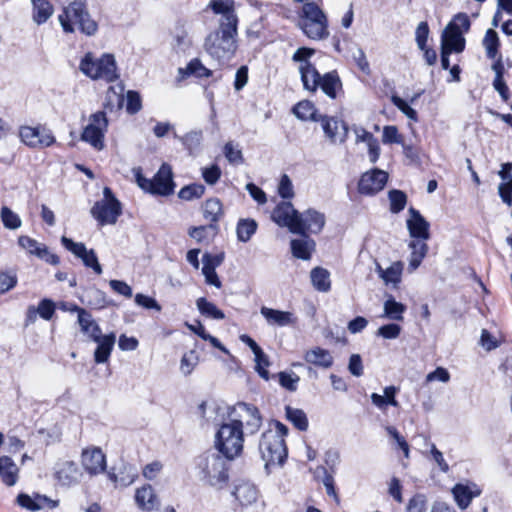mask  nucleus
Masks as SVG:
<instances>
[{
    "label": "nucleus",
    "instance_id": "nucleus-1",
    "mask_svg": "<svg viewBox=\"0 0 512 512\" xmlns=\"http://www.w3.org/2000/svg\"><path fill=\"white\" fill-rule=\"evenodd\" d=\"M209 7L220 14L219 28L211 32L205 39V51L219 63L231 60L237 50V24L233 0H211Z\"/></svg>",
    "mask_w": 512,
    "mask_h": 512
},
{
    "label": "nucleus",
    "instance_id": "nucleus-2",
    "mask_svg": "<svg viewBox=\"0 0 512 512\" xmlns=\"http://www.w3.org/2000/svg\"><path fill=\"white\" fill-rule=\"evenodd\" d=\"M315 54L312 48H298L292 56L294 62L299 63V73L304 89L316 92L320 88L329 98L335 99L342 88L337 72L332 71L320 75L309 59Z\"/></svg>",
    "mask_w": 512,
    "mask_h": 512
},
{
    "label": "nucleus",
    "instance_id": "nucleus-3",
    "mask_svg": "<svg viewBox=\"0 0 512 512\" xmlns=\"http://www.w3.org/2000/svg\"><path fill=\"white\" fill-rule=\"evenodd\" d=\"M288 428L279 421L270 424L268 430L263 432L260 442L259 451L262 460L265 462V468L280 466L287 457V448L285 444V436Z\"/></svg>",
    "mask_w": 512,
    "mask_h": 512
},
{
    "label": "nucleus",
    "instance_id": "nucleus-4",
    "mask_svg": "<svg viewBox=\"0 0 512 512\" xmlns=\"http://www.w3.org/2000/svg\"><path fill=\"white\" fill-rule=\"evenodd\" d=\"M228 459L218 451H207L196 460L199 479L215 488H222L229 479Z\"/></svg>",
    "mask_w": 512,
    "mask_h": 512
},
{
    "label": "nucleus",
    "instance_id": "nucleus-5",
    "mask_svg": "<svg viewBox=\"0 0 512 512\" xmlns=\"http://www.w3.org/2000/svg\"><path fill=\"white\" fill-rule=\"evenodd\" d=\"M59 22L66 33L79 29L85 35H94L98 29L97 23L86 10L85 0H74L58 16Z\"/></svg>",
    "mask_w": 512,
    "mask_h": 512
},
{
    "label": "nucleus",
    "instance_id": "nucleus-6",
    "mask_svg": "<svg viewBox=\"0 0 512 512\" xmlns=\"http://www.w3.org/2000/svg\"><path fill=\"white\" fill-rule=\"evenodd\" d=\"M245 436L244 430L237 425L223 422L215 432L214 448L226 459L234 460L243 452Z\"/></svg>",
    "mask_w": 512,
    "mask_h": 512
},
{
    "label": "nucleus",
    "instance_id": "nucleus-7",
    "mask_svg": "<svg viewBox=\"0 0 512 512\" xmlns=\"http://www.w3.org/2000/svg\"><path fill=\"white\" fill-rule=\"evenodd\" d=\"M298 26L312 40H323L329 36L327 16L314 2L303 4L299 12Z\"/></svg>",
    "mask_w": 512,
    "mask_h": 512
},
{
    "label": "nucleus",
    "instance_id": "nucleus-8",
    "mask_svg": "<svg viewBox=\"0 0 512 512\" xmlns=\"http://www.w3.org/2000/svg\"><path fill=\"white\" fill-rule=\"evenodd\" d=\"M80 71L93 80L115 81L118 78L115 58L112 54H103L96 58L91 52L82 58Z\"/></svg>",
    "mask_w": 512,
    "mask_h": 512
},
{
    "label": "nucleus",
    "instance_id": "nucleus-9",
    "mask_svg": "<svg viewBox=\"0 0 512 512\" xmlns=\"http://www.w3.org/2000/svg\"><path fill=\"white\" fill-rule=\"evenodd\" d=\"M262 420L259 409L250 403L238 402L228 410V421L244 430L247 437L258 433Z\"/></svg>",
    "mask_w": 512,
    "mask_h": 512
},
{
    "label": "nucleus",
    "instance_id": "nucleus-10",
    "mask_svg": "<svg viewBox=\"0 0 512 512\" xmlns=\"http://www.w3.org/2000/svg\"><path fill=\"white\" fill-rule=\"evenodd\" d=\"M470 28V20L467 14L458 13L448 23L441 36V49L460 53L465 48L463 34Z\"/></svg>",
    "mask_w": 512,
    "mask_h": 512
},
{
    "label": "nucleus",
    "instance_id": "nucleus-11",
    "mask_svg": "<svg viewBox=\"0 0 512 512\" xmlns=\"http://www.w3.org/2000/svg\"><path fill=\"white\" fill-rule=\"evenodd\" d=\"M138 186L146 192L155 195L168 196L174 191L171 167L163 164L153 179H147L141 174L140 168L134 169Z\"/></svg>",
    "mask_w": 512,
    "mask_h": 512
},
{
    "label": "nucleus",
    "instance_id": "nucleus-12",
    "mask_svg": "<svg viewBox=\"0 0 512 512\" xmlns=\"http://www.w3.org/2000/svg\"><path fill=\"white\" fill-rule=\"evenodd\" d=\"M92 217L99 225L115 224L122 213L121 203L116 199L109 187L103 189V199L97 201L91 208Z\"/></svg>",
    "mask_w": 512,
    "mask_h": 512
},
{
    "label": "nucleus",
    "instance_id": "nucleus-13",
    "mask_svg": "<svg viewBox=\"0 0 512 512\" xmlns=\"http://www.w3.org/2000/svg\"><path fill=\"white\" fill-rule=\"evenodd\" d=\"M108 129V119L105 112L98 111L89 117V123L84 127L81 140L90 144L96 150L104 148V136Z\"/></svg>",
    "mask_w": 512,
    "mask_h": 512
},
{
    "label": "nucleus",
    "instance_id": "nucleus-14",
    "mask_svg": "<svg viewBox=\"0 0 512 512\" xmlns=\"http://www.w3.org/2000/svg\"><path fill=\"white\" fill-rule=\"evenodd\" d=\"M61 243L75 257L82 260L87 268H91L97 275L102 274V267L93 249H87L84 243L74 242L72 239L62 236Z\"/></svg>",
    "mask_w": 512,
    "mask_h": 512
},
{
    "label": "nucleus",
    "instance_id": "nucleus-15",
    "mask_svg": "<svg viewBox=\"0 0 512 512\" xmlns=\"http://www.w3.org/2000/svg\"><path fill=\"white\" fill-rule=\"evenodd\" d=\"M296 232L295 234L307 235V233L318 234L320 233L326 223L325 214L309 208L302 213L298 214Z\"/></svg>",
    "mask_w": 512,
    "mask_h": 512
},
{
    "label": "nucleus",
    "instance_id": "nucleus-16",
    "mask_svg": "<svg viewBox=\"0 0 512 512\" xmlns=\"http://www.w3.org/2000/svg\"><path fill=\"white\" fill-rule=\"evenodd\" d=\"M388 181V173L381 169H371L362 174L358 191L360 194L372 196L383 190Z\"/></svg>",
    "mask_w": 512,
    "mask_h": 512
},
{
    "label": "nucleus",
    "instance_id": "nucleus-17",
    "mask_svg": "<svg viewBox=\"0 0 512 512\" xmlns=\"http://www.w3.org/2000/svg\"><path fill=\"white\" fill-rule=\"evenodd\" d=\"M299 212L294 208L291 202H280L272 212V220L280 227H286L290 232H296Z\"/></svg>",
    "mask_w": 512,
    "mask_h": 512
},
{
    "label": "nucleus",
    "instance_id": "nucleus-18",
    "mask_svg": "<svg viewBox=\"0 0 512 512\" xmlns=\"http://www.w3.org/2000/svg\"><path fill=\"white\" fill-rule=\"evenodd\" d=\"M404 263L402 261H394L388 267H383L380 263H375V271L378 277L383 281L384 285L397 289L402 281Z\"/></svg>",
    "mask_w": 512,
    "mask_h": 512
},
{
    "label": "nucleus",
    "instance_id": "nucleus-19",
    "mask_svg": "<svg viewBox=\"0 0 512 512\" xmlns=\"http://www.w3.org/2000/svg\"><path fill=\"white\" fill-rule=\"evenodd\" d=\"M408 212L409 217L406 224L410 237L412 239L428 240L430 238L429 222L413 207H410Z\"/></svg>",
    "mask_w": 512,
    "mask_h": 512
},
{
    "label": "nucleus",
    "instance_id": "nucleus-20",
    "mask_svg": "<svg viewBox=\"0 0 512 512\" xmlns=\"http://www.w3.org/2000/svg\"><path fill=\"white\" fill-rule=\"evenodd\" d=\"M54 477L63 486H70L78 481L79 468L70 460H60L54 466Z\"/></svg>",
    "mask_w": 512,
    "mask_h": 512
},
{
    "label": "nucleus",
    "instance_id": "nucleus-21",
    "mask_svg": "<svg viewBox=\"0 0 512 512\" xmlns=\"http://www.w3.org/2000/svg\"><path fill=\"white\" fill-rule=\"evenodd\" d=\"M82 465L91 475L102 473L106 468V457L100 448L85 449L82 452Z\"/></svg>",
    "mask_w": 512,
    "mask_h": 512
},
{
    "label": "nucleus",
    "instance_id": "nucleus-22",
    "mask_svg": "<svg viewBox=\"0 0 512 512\" xmlns=\"http://www.w3.org/2000/svg\"><path fill=\"white\" fill-rule=\"evenodd\" d=\"M481 492L479 486L472 482L458 483L452 488V494L460 509H466Z\"/></svg>",
    "mask_w": 512,
    "mask_h": 512
},
{
    "label": "nucleus",
    "instance_id": "nucleus-23",
    "mask_svg": "<svg viewBox=\"0 0 512 512\" xmlns=\"http://www.w3.org/2000/svg\"><path fill=\"white\" fill-rule=\"evenodd\" d=\"M16 502L22 508L32 512L41 510L45 507L53 509L59 504L57 500H52L45 495L36 494L32 497L25 493H20L17 496Z\"/></svg>",
    "mask_w": 512,
    "mask_h": 512
},
{
    "label": "nucleus",
    "instance_id": "nucleus-24",
    "mask_svg": "<svg viewBox=\"0 0 512 512\" xmlns=\"http://www.w3.org/2000/svg\"><path fill=\"white\" fill-rule=\"evenodd\" d=\"M319 121L322 123V128L325 135L332 142H343L346 137L347 128L343 122L338 121L332 117L320 116Z\"/></svg>",
    "mask_w": 512,
    "mask_h": 512
},
{
    "label": "nucleus",
    "instance_id": "nucleus-25",
    "mask_svg": "<svg viewBox=\"0 0 512 512\" xmlns=\"http://www.w3.org/2000/svg\"><path fill=\"white\" fill-rule=\"evenodd\" d=\"M97 340H93L97 343V348L94 352V360L97 364L106 363L111 355L114 348L116 336L114 333L107 335H99Z\"/></svg>",
    "mask_w": 512,
    "mask_h": 512
},
{
    "label": "nucleus",
    "instance_id": "nucleus-26",
    "mask_svg": "<svg viewBox=\"0 0 512 512\" xmlns=\"http://www.w3.org/2000/svg\"><path fill=\"white\" fill-rule=\"evenodd\" d=\"M0 479L8 487H12L18 482L19 467L9 456L0 457Z\"/></svg>",
    "mask_w": 512,
    "mask_h": 512
},
{
    "label": "nucleus",
    "instance_id": "nucleus-27",
    "mask_svg": "<svg viewBox=\"0 0 512 512\" xmlns=\"http://www.w3.org/2000/svg\"><path fill=\"white\" fill-rule=\"evenodd\" d=\"M304 360L319 368L328 369L333 365L334 358L331 353L321 347L309 349L304 354Z\"/></svg>",
    "mask_w": 512,
    "mask_h": 512
},
{
    "label": "nucleus",
    "instance_id": "nucleus-28",
    "mask_svg": "<svg viewBox=\"0 0 512 512\" xmlns=\"http://www.w3.org/2000/svg\"><path fill=\"white\" fill-rule=\"evenodd\" d=\"M135 502L143 511H152L158 507L159 501L151 485L138 488L135 493Z\"/></svg>",
    "mask_w": 512,
    "mask_h": 512
},
{
    "label": "nucleus",
    "instance_id": "nucleus-29",
    "mask_svg": "<svg viewBox=\"0 0 512 512\" xmlns=\"http://www.w3.org/2000/svg\"><path fill=\"white\" fill-rule=\"evenodd\" d=\"M427 240L421 239H412L408 247L411 250L409 257V272H414L421 264L422 260L426 257L428 253V245Z\"/></svg>",
    "mask_w": 512,
    "mask_h": 512
},
{
    "label": "nucleus",
    "instance_id": "nucleus-30",
    "mask_svg": "<svg viewBox=\"0 0 512 512\" xmlns=\"http://www.w3.org/2000/svg\"><path fill=\"white\" fill-rule=\"evenodd\" d=\"M398 390L395 386H387L383 390L384 395L372 393L370 396L372 404L381 411H385L388 405L398 407L399 402L396 400Z\"/></svg>",
    "mask_w": 512,
    "mask_h": 512
},
{
    "label": "nucleus",
    "instance_id": "nucleus-31",
    "mask_svg": "<svg viewBox=\"0 0 512 512\" xmlns=\"http://www.w3.org/2000/svg\"><path fill=\"white\" fill-rule=\"evenodd\" d=\"M269 325L287 326L294 322L293 314L263 306L260 310Z\"/></svg>",
    "mask_w": 512,
    "mask_h": 512
},
{
    "label": "nucleus",
    "instance_id": "nucleus-32",
    "mask_svg": "<svg viewBox=\"0 0 512 512\" xmlns=\"http://www.w3.org/2000/svg\"><path fill=\"white\" fill-rule=\"evenodd\" d=\"M303 238L293 239L291 241V251L294 257L302 260H309L315 249V241L307 235Z\"/></svg>",
    "mask_w": 512,
    "mask_h": 512
},
{
    "label": "nucleus",
    "instance_id": "nucleus-33",
    "mask_svg": "<svg viewBox=\"0 0 512 512\" xmlns=\"http://www.w3.org/2000/svg\"><path fill=\"white\" fill-rule=\"evenodd\" d=\"M32 19L37 25L47 22L53 15V5L48 0H31Z\"/></svg>",
    "mask_w": 512,
    "mask_h": 512
},
{
    "label": "nucleus",
    "instance_id": "nucleus-34",
    "mask_svg": "<svg viewBox=\"0 0 512 512\" xmlns=\"http://www.w3.org/2000/svg\"><path fill=\"white\" fill-rule=\"evenodd\" d=\"M172 37L174 48L178 51H185L192 44L189 36V29L185 22L179 21L176 23L172 31Z\"/></svg>",
    "mask_w": 512,
    "mask_h": 512
},
{
    "label": "nucleus",
    "instance_id": "nucleus-35",
    "mask_svg": "<svg viewBox=\"0 0 512 512\" xmlns=\"http://www.w3.org/2000/svg\"><path fill=\"white\" fill-rule=\"evenodd\" d=\"M405 311L406 306L404 304L397 302L392 295H388L383 304V314L381 317L394 321H402Z\"/></svg>",
    "mask_w": 512,
    "mask_h": 512
},
{
    "label": "nucleus",
    "instance_id": "nucleus-36",
    "mask_svg": "<svg viewBox=\"0 0 512 512\" xmlns=\"http://www.w3.org/2000/svg\"><path fill=\"white\" fill-rule=\"evenodd\" d=\"M78 324L81 331L88 335L92 340H97V337L102 334L101 328L92 318V315L86 310L80 311Z\"/></svg>",
    "mask_w": 512,
    "mask_h": 512
},
{
    "label": "nucleus",
    "instance_id": "nucleus-37",
    "mask_svg": "<svg viewBox=\"0 0 512 512\" xmlns=\"http://www.w3.org/2000/svg\"><path fill=\"white\" fill-rule=\"evenodd\" d=\"M109 478L116 486L127 487L138 478V472L132 465H123L118 474L111 473Z\"/></svg>",
    "mask_w": 512,
    "mask_h": 512
},
{
    "label": "nucleus",
    "instance_id": "nucleus-38",
    "mask_svg": "<svg viewBox=\"0 0 512 512\" xmlns=\"http://www.w3.org/2000/svg\"><path fill=\"white\" fill-rule=\"evenodd\" d=\"M179 74L181 75V79L186 76H195L197 78L209 77L212 75V71L206 68L200 59L194 58L192 59L186 66L185 69L179 68Z\"/></svg>",
    "mask_w": 512,
    "mask_h": 512
},
{
    "label": "nucleus",
    "instance_id": "nucleus-39",
    "mask_svg": "<svg viewBox=\"0 0 512 512\" xmlns=\"http://www.w3.org/2000/svg\"><path fill=\"white\" fill-rule=\"evenodd\" d=\"M313 287L320 292H328L331 288L330 273L328 270L316 267L310 273Z\"/></svg>",
    "mask_w": 512,
    "mask_h": 512
},
{
    "label": "nucleus",
    "instance_id": "nucleus-40",
    "mask_svg": "<svg viewBox=\"0 0 512 512\" xmlns=\"http://www.w3.org/2000/svg\"><path fill=\"white\" fill-rule=\"evenodd\" d=\"M293 113L298 119L303 121H319L320 119V116H317V110L314 104L308 100H304L296 104L293 108Z\"/></svg>",
    "mask_w": 512,
    "mask_h": 512
},
{
    "label": "nucleus",
    "instance_id": "nucleus-41",
    "mask_svg": "<svg viewBox=\"0 0 512 512\" xmlns=\"http://www.w3.org/2000/svg\"><path fill=\"white\" fill-rule=\"evenodd\" d=\"M233 494L242 505H249L257 499V490L250 483L239 484Z\"/></svg>",
    "mask_w": 512,
    "mask_h": 512
},
{
    "label": "nucleus",
    "instance_id": "nucleus-42",
    "mask_svg": "<svg viewBox=\"0 0 512 512\" xmlns=\"http://www.w3.org/2000/svg\"><path fill=\"white\" fill-rule=\"evenodd\" d=\"M18 244L21 248L27 250L30 254H34L39 258H45L48 255V249L45 245L38 243L35 239L22 235L18 238Z\"/></svg>",
    "mask_w": 512,
    "mask_h": 512
},
{
    "label": "nucleus",
    "instance_id": "nucleus-43",
    "mask_svg": "<svg viewBox=\"0 0 512 512\" xmlns=\"http://www.w3.org/2000/svg\"><path fill=\"white\" fill-rule=\"evenodd\" d=\"M204 218L211 222L216 223L223 216L222 204L219 199L211 198L206 200L203 209Z\"/></svg>",
    "mask_w": 512,
    "mask_h": 512
},
{
    "label": "nucleus",
    "instance_id": "nucleus-44",
    "mask_svg": "<svg viewBox=\"0 0 512 512\" xmlns=\"http://www.w3.org/2000/svg\"><path fill=\"white\" fill-rule=\"evenodd\" d=\"M196 306L203 316L217 320L225 318V314L214 303L209 302L204 297L197 299Z\"/></svg>",
    "mask_w": 512,
    "mask_h": 512
},
{
    "label": "nucleus",
    "instance_id": "nucleus-45",
    "mask_svg": "<svg viewBox=\"0 0 512 512\" xmlns=\"http://www.w3.org/2000/svg\"><path fill=\"white\" fill-rule=\"evenodd\" d=\"M287 419L300 431L308 429V419L305 412L301 409L292 408L287 406L285 408Z\"/></svg>",
    "mask_w": 512,
    "mask_h": 512
},
{
    "label": "nucleus",
    "instance_id": "nucleus-46",
    "mask_svg": "<svg viewBox=\"0 0 512 512\" xmlns=\"http://www.w3.org/2000/svg\"><path fill=\"white\" fill-rule=\"evenodd\" d=\"M483 46L486 50V55L490 59H495L498 54L499 38L493 29H488L483 39Z\"/></svg>",
    "mask_w": 512,
    "mask_h": 512
},
{
    "label": "nucleus",
    "instance_id": "nucleus-47",
    "mask_svg": "<svg viewBox=\"0 0 512 512\" xmlns=\"http://www.w3.org/2000/svg\"><path fill=\"white\" fill-rule=\"evenodd\" d=\"M257 223L252 219H243L237 225V237L241 242H247L256 232Z\"/></svg>",
    "mask_w": 512,
    "mask_h": 512
},
{
    "label": "nucleus",
    "instance_id": "nucleus-48",
    "mask_svg": "<svg viewBox=\"0 0 512 512\" xmlns=\"http://www.w3.org/2000/svg\"><path fill=\"white\" fill-rule=\"evenodd\" d=\"M0 217L4 227L7 229L16 230L22 225V221L19 215L7 206H3L1 208Z\"/></svg>",
    "mask_w": 512,
    "mask_h": 512
},
{
    "label": "nucleus",
    "instance_id": "nucleus-49",
    "mask_svg": "<svg viewBox=\"0 0 512 512\" xmlns=\"http://www.w3.org/2000/svg\"><path fill=\"white\" fill-rule=\"evenodd\" d=\"M86 303L94 309H101L106 306V295L97 288H91L85 293Z\"/></svg>",
    "mask_w": 512,
    "mask_h": 512
},
{
    "label": "nucleus",
    "instance_id": "nucleus-50",
    "mask_svg": "<svg viewBox=\"0 0 512 512\" xmlns=\"http://www.w3.org/2000/svg\"><path fill=\"white\" fill-rule=\"evenodd\" d=\"M205 187L202 184L194 183L180 189L178 196L180 199L191 201L203 196Z\"/></svg>",
    "mask_w": 512,
    "mask_h": 512
},
{
    "label": "nucleus",
    "instance_id": "nucleus-51",
    "mask_svg": "<svg viewBox=\"0 0 512 512\" xmlns=\"http://www.w3.org/2000/svg\"><path fill=\"white\" fill-rule=\"evenodd\" d=\"M389 201H390V211L392 213H399L402 211L407 203V196L406 194L401 190H391L388 194Z\"/></svg>",
    "mask_w": 512,
    "mask_h": 512
},
{
    "label": "nucleus",
    "instance_id": "nucleus-52",
    "mask_svg": "<svg viewBox=\"0 0 512 512\" xmlns=\"http://www.w3.org/2000/svg\"><path fill=\"white\" fill-rule=\"evenodd\" d=\"M199 362V357L196 351L190 350L186 352L180 361V371L185 376L190 375L194 368L197 366Z\"/></svg>",
    "mask_w": 512,
    "mask_h": 512
},
{
    "label": "nucleus",
    "instance_id": "nucleus-53",
    "mask_svg": "<svg viewBox=\"0 0 512 512\" xmlns=\"http://www.w3.org/2000/svg\"><path fill=\"white\" fill-rule=\"evenodd\" d=\"M255 356V369L258 372V374L268 380L269 379V372L267 370V367L270 365L267 355L263 352L262 349H259V352L254 353Z\"/></svg>",
    "mask_w": 512,
    "mask_h": 512
},
{
    "label": "nucleus",
    "instance_id": "nucleus-54",
    "mask_svg": "<svg viewBox=\"0 0 512 512\" xmlns=\"http://www.w3.org/2000/svg\"><path fill=\"white\" fill-rule=\"evenodd\" d=\"M382 142L384 144H403V136L394 125H388L383 128Z\"/></svg>",
    "mask_w": 512,
    "mask_h": 512
},
{
    "label": "nucleus",
    "instance_id": "nucleus-55",
    "mask_svg": "<svg viewBox=\"0 0 512 512\" xmlns=\"http://www.w3.org/2000/svg\"><path fill=\"white\" fill-rule=\"evenodd\" d=\"M279 377V383L280 385L291 391L294 392L297 389L298 382L300 381V378L298 375H296L294 372H280L278 374Z\"/></svg>",
    "mask_w": 512,
    "mask_h": 512
},
{
    "label": "nucleus",
    "instance_id": "nucleus-56",
    "mask_svg": "<svg viewBox=\"0 0 512 512\" xmlns=\"http://www.w3.org/2000/svg\"><path fill=\"white\" fill-rule=\"evenodd\" d=\"M429 457L436 463L439 470L442 473H448L450 470V467L447 463V461L444 459L443 453L437 449L435 444L429 443Z\"/></svg>",
    "mask_w": 512,
    "mask_h": 512
},
{
    "label": "nucleus",
    "instance_id": "nucleus-57",
    "mask_svg": "<svg viewBox=\"0 0 512 512\" xmlns=\"http://www.w3.org/2000/svg\"><path fill=\"white\" fill-rule=\"evenodd\" d=\"M224 155L227 160L233 165H239L243 162L242 151L233 144V142H227L224 146Z\"/></svg>",
    "mask_w": 512,
    "mask_h": 512
},
{
    "label": "nucleus",
    "instance_id": "nucleus-58",
    "mask_svg": "<svg viewBox=\"0 0 512 512\" xmlns=\"http://www.w3.org/2000/svg\"><path fill=\"white\" fill-rule=\"evenodd\" d=\"M401 326L396 323H389L378 328L376 335L384 339H396L401 333Z\"/></svg>",
    "mask_w": 512,
    "mask_h": 512
},
{
    "label": "nucleus",
    "instance_id": "nucleus-59",
    "mask_svg": "<svg viewBox=\"0 0 512 512\" xmlns=\"http://www.w3.org/2000/svg\"><path fill=\"white\" fill-rule=\"evenodd\" d=\"M120 92H116L114 87H109L106 95V103L104 104L105 108L112 110L116 105L118 108L122 107L124 97L122 94V88L120 87Z\"/></svg>",
    "mask_w": 512,
    "mask_h": 512
},
{
    "label": "nucleus",
    "instance_id": "nucleus-60",
    "mask_svg": "<svg viewBox=\"0 0 512 512\" xmlns=\"http://www.w3.org/2000/svg\"><path fill=\"white\" fill-rule=\"evenodd\" d=\"M38 128L24 126L20 129V137L21 140L28 146L36 147L38 146Z\"/></svg>",
    "mask_w": 512,
    "mask_h": 512
},
{
    "label": "nucleus",
    "instance_id": "nucleus-61",
    "mask_svg": "<svg viewBox=\"0 0 512 512\" xmlns=\"http://www.w3.org/2000/svg\"><path fill=\"white\" fill-rule=\"evenodd\" d=\"M278 193L283 199H291L294 197V188L291 179L288 175L283 174L281 176Z\"/></svg>",
    "mask_w": 512,
    "mask_h": 512
},
{
    "label": "nucleus",
    "instance_id": "nucleus-62",
    "mask_svg": "<svg viewBox=\"0 0 512 512\" xmlns=\"http://www.w3.org/2000/svg\"><path fill=\"white\" fill-rule=\"evenodd\" d=\"M221 169L218 165L213 164L209 167L202 168V177L209 185H214L221 177Z\"/></svg>",
    "mask_w": 512,
    "mask_h": 512
},
{
    "label": "nucleus",
    "instance_id": "nucleus-63",
    "mask_svg": "<svg viewBox=\"0 0 512 512\" xmlns=\"http://www.w3.org/2000/svg\"><path fill=\"white\" fill-rule=\"evenodd\" d=\"M18 279L16 274L0 271V294H4L17 285Z\"/></svg>",
    "mask_w": 512,
    "mask_h": 512
},
{
    "label": "nucleus",
    "instance_id": "nucleus-64",
    "mask_svg": "<svg viewBox=\"0 0 512 512\" xmlns=\"http://www.w3.org/2000/svg\"><path fill=\"white\" fill-rule=\"evenodd\" d=\"M426 498L424 495L418 494L410 499L406 512H426Z\"/></svg>",
    "mask_w": 512,
    "mask_h": 512
}]
</instances>
